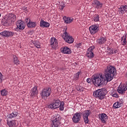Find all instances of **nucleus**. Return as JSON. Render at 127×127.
Instances as JSON below:
<instances>
[{
    "label": "nucleus",
    "mask_w": 127,
    "mask_h": 127,
    "mask_svg": "<svg viewBox=\"0 0 127 127\" xmlns=\"http://www.w3.org/2000/svg\"><path fill=\"white\" fill-rule=\"evenodd\" d=\"M60 70L61 71H64V70H65V68H64V67H61V68H60Z\"/></svg>",
    "instance_id": "nucleus-46"
},
{
    "label": "nucleus",
    "mask_w": 127,
    "mask_h": 127,
    "mask_svg": "<svg viewBox=\"0 0 127 127\" xmlns=\"http://www.w3.org/2000/svg\"><path fill=\"white\" fill-rule=\"evenodd\" d=\"M65 106V103L64 101H62L59 105V108L61 111H64V107Z\"/></svg>",
    "instance_id": "nucleus-33"
},
{
    "label": "nucleus",
    "mask_w": 127,
    "mask_h": 127,
    "mask_svg": "<svg viewBox=\"0 0 127 127\" xmlns=\"http://www.w3.org/2000/svg\"><path fill=\"white\" fill-rule=\"evenodd\" d=\"M108 54H110V55H112V54H114V50L112 49H109L108 51Z\"/></svg>",
    "instance_id": "nucleus-40"
},
{
    "label": "nucleus",
    "mask_w": 127,
    "mask_h": 127,
    "mask_svg": "<svg viewBox=\"0 0 127 127\" xmlns=\"http://www.w3.org/2000/svg\"><path fill=\"white\" fill-rule=\"evenodd\" d=\"M81 115L82 113L81 112H76L75 113L72 117V122L74 123V124H78L79 122L81 120Z\"/></svg>",
    "instance_id": "nucleus-11"
},
{
    "label": "nucleus",
    "mask_w": 127,
    "mask_h": 127,
    "mask_svg": "<svg viewBox=\"0 0 127 127\" xmlns=\"http://www.w3.org/2000/svg\"><path fill=\"white\" fill-rule=\"evenodd\" d=\"M38 94V90H37V86H35L31 91V96H37Z\"/></svg>",
    "instance_id": "nucleus-25"
},
{
    "label": "nucleus",
    "mask_w": 127,
    "mask_h": 127,
    "mask_svg": "<svg viewBox=\"0 0 127 127\" xmlns=\"http://www.w3.org/2000/svg\"><path fill=\"white\" fill-rule=\"evenodd\" d=\"M2 79H3V75L0 72V84L2 83Z\"/></svg>",
    "instance_id": "nucleus-39"
},
{
    "label": "nucleus",
    "mask_w": 127,
    "mask_h": 127,
    "mask_svg": "<svg viewBox=\"0 0 127 127\" xmlns=\"http://www.w3.org/2000/svg\"><path fill=\"white\" fill-rule=\"evenodd\" d=\"M99 119L103 124H106L108 121V115L105 113H101L99 115Z\"/></svg>",
    "instance_id": "nucleus-15"
},
{
    "label": "nucleus",
    "mask_w": 127,
    "mask_h": 127,
    "mask_svg": "<svg viewBox=\"0 0 127 127\" xmlns=\"http://www.w3.org/2000/svg\"><path fill=\"white\" fill-rule=\"evenodd\" d=\"M107 41V39L106 37H101L100 38L97 40L96 42L99 45H102L104 44Z\"/></svg>",
    "instance_id": "nucleus-24"
},
{
    "label": "nucleus",
    "mask_w": 127,
    "mask_h": 127,
    "mask_svg": "<svg viewBox=\"0 0 127 127\" xmlns=\"http://www.w3.org/2000/svg\"><path fill=\"white\" fill-rule=\"evenodd\" d=\"M17 28L20 30H23L25 28V23L21 20H18L16 23Z\"/></svg>",
    "instance_id": "nucleus-17"
},
{
    "label": "nucleus",
    "mask_w": 127,
    "mask_h": 127,
    "mask_svg": "<svg viewBox=\"0 0 127 127\" xmlns=\"http://www.w3.org/2000/svg\"><path fill=\"white\" fill-rule=\"evenodd\" d=\"M75 47L77 48V49H80V48H82V43H78L75 45Z\"/></svg>",
    "instance_id": "nucleus-38"
},
{
    "label": "nucleus",
    "mask_w": 127,
    "mask_h": 127,
    "mask_svg": "<svg viewBox=\"0 0 127 127\" xmlns=\"http://www.w3.org/2000/svg\"><path fill=\"white\" fill-rule=\"evenodd\" d=\"M40 26H41V27H49V26H50V24H49V23L42 20L40 21Z\"/></svg>",
    "instance_id": "nucleus-26"
},
{
    "label": "nucleus",
    "mask_w": 127,
    "mask_h": 127,
    "mask_svg": "<svg viewBox=\"0 0 127 127\" xmlns=\"http://www.w3.org/2000/svg\"><path fill=\"white\" fill-rule=\"evenodd\" d=\"M122 45H124V46H125V45H127V37H125V40H123V44Z\"/></svg>",
    "instance_id": "nucleus-41"
},
{
    "label": "nucleus",
    "mask_w": 127,
    "mask_h": 127,
    "mask_svg": "<svg viewBox=\"0 0 127 127\" xmlns=\"http://www.w3.org/2000/svg\"><path fill=\"white\" fill-rule=\"evenodd\" d=\"M111 96L114 98H119V94L117 93V90H112L111 93Z\"/></svg>",
    "instance_id": "nucleus-30"
},
{
    "label": "nucleus",
    "mask_w": 127,
    "mask_h": 127,
    "mask_svg": "<svg viewBox=\"0 0 127 127\" xmlns=\"http://www.w3.org/2000/svg\"><path fill=\"white\" fill-rule=\"evenodd\" d=\"M89 30L90 32V34H92V35L96 34V33L99 32V31L100 30L99 24H94L91 25L89 27Z\"/></svg>",
    "instance_id": "nucleus-9"
},
{
    "label": "nucleus",
    "mask_w": 127,
    "mask_h": 127,
    "mask_svg": "<svg viewBox=\"0 0 127 127\" xmlns=\"http://www.w3.org/2000/svg\"><path fill=\"white\" fill-rule=\"evenodd\" d=\"M127 90V82L126 84H120L118 87V89L117 90L118 93L121 95H124L125 93H126V91Z\"/></svg>",
    "instance_id": "nucleus-10"
},
{
    "label": "nucleus",
    "mask_w": 127,
    "mask_h": 127,
    "mask_svg": "<svg viewBox=\"0 0 127 127\" xmlns=\"http://www.w3.org/2000/svg\"><path fill=\"white\" fill-rule=\"evenodd\" d=\"M76 90L79 92H83V91H84V87L80 86H76Z\"/></svg>",
    "instance_id": "nucleus-37"
},
{
    "label": "nucleus",
    "mask_w": 127,
    "mask_h": 127,
    "mask_svg": "<svg viewBox=\"0 0 127 127\" xmlns=\"http://www.w3.org/2000/svg\"><path fill=\"white\" fill-rule=\"evenodd\" d=\"M8 94V91L5 89H3L1 91V94L2 96H6Z\"/></svg>",
    "instance_id": "nucleus-36"
},
{
    "label": "nucleus",
    "mask_w": 127,
    "mask_h": 127,
    "mask_svg": "<svg viewBox=\"0 0 127 127\" xmlns=\"http://www.w3.org/2000/svg\"><path fill=\"white\" fill-rule=\"evenodd\" d=\"M63 19L65 24H69L70 23H71V22H73V21H74V18H73V17H72L64 16Z\"/></svg>",
    "instance_id": "nucleus-21"
},
{
    "label": "nucleus",
    "mask_w": 127,
    "mask_h": 127,
    "mask_svg": "<svg viewBox=\"0 0 127 127\" xmlns=\"http://www.w3.org/2000/svg\"><path fill=\"white\" fill-rule=\"evenodd\" d=\"M50 44L52 48H53V49H55L58 45V42L55 38H52L50 40Z\"/></svg>",
    "instance_id": "nucleus-20"
},
{
    "label": "nucleus",
    "mask_w": 127,
    "mask_h": 127,
    "mask_svg": "<svg viewBox=\"0 0 127 127\" xmlns=\"http://www.w3.org/2000/svg\"><path fill=\"white\" fill-rule=\"evenodd\" d=\"M33 44L34 45L35 47H36V48L39 49L41 47V44L38 41H33Z\"/></svg>",
    "instance_id": "nucleus-29"
},
{
    "label": "nucleus",
    "mask_w": 127,
    "mask_h": 127,
    "mask_svg": "<svg viewBox=\"0 0 127 127\" xmlns=\"http://www.w3.org/2000/svg\"><path fill=\"white\" fill-rule=\"evenodd\" d=\"M117 75V68L115 66L108 65L105 69V75H103L108 82H111Z\"/></svg>",
    "instance_id": "nucleus-1"
},
{
    "label": "nucleus",
    "mask_w": 127,
    "mask_h": 127,
    "mask_svg": "<svg viewBox=\"0 0 127 127\" xmlns=\"http://www.w3.org/2000/svg\"><path fill=\"white\" fill-rule=\"evenodd\" d=\"M127 11V5H122L119 8H118V12L121 15H123L125 12Z\"/></svg>",
    "instance_id": "nucleus-16"
},
{
    "label": "nucleus",
    "mask_w": 127,
    "mask_h": 127,
    "mask_svg": "<svg viewBox=\"0 0 127 127\" xmlns=\"http://www.w3.org/2000/svg\"><path fill=\"white\" fill-rule=\"evenodd\" d=\"M92 5H95V8L97 9H101L103 7V3L98 0H94L92 2Z\"/></svg>",
    "instance_id": "nucleus-18"
},
{
    "label": "nucleus",
    "mask_w": 127,
    "mask_h": 127,
    "mask_svg": "<svg viewBox=\"0 0 127 127\" xmlns=\"http://www.w3.org/2000/svg\"><path fill=\"white\" fill-rule=\"evenodd\" d=\"M0 16H1V14L0 13Z\"/></svg>",
    "instance_id": "nucleus-48"
},
{
    "label": "nucleus",
    "mask_w": 127,
    "mask_h": 127,
    "mask_svg": "<svg viewBox=\"0 0 127 127\" xmlns=\"http://www.w3.org/2000/svg\"><path fill=\"white\" fill-rule=\"evenodd\" d=\"M92 81L94 85L96 87H100V86H104L105 84H107L109 81L105 78L104 75H98L95 74L92 78Z\"/></svg>",
    "instance_id": "nucleus-2"
},
{
    "label": "nucleus",
    "mask_w": 127,
    "mask_h": 127,
    "mask_svg": "<svg viewBox=\"0 0 127 127\" xmlns=\"http://www.w3.org/2000/svg\"><path fill=\"white\" fill-rule=\"evenodd\" d=\"M62 37L65 42H67V43L71 44L74 42V39L72 37V36H70V35L68 34V33H67L66 31L63 33Z\"/></svg>",
    "instance_id": "nucleus-6"
},
{
    "label": "nucleus",
    "mask_w": 127,
    "mask_h": 127,
    "mask_svg": "<svg viewBox=\"0 0 127 127\" xmlns=\"http://www.w3.org/2000/svg\"><path fill=\"white\" fill-rule=\"evenodd\" d=\"M61 117L56 116L53 118L52 126V127H61Z\"/></svg>",
    "instance_id": "nucleus-5"
},
{
    "label": "nucleus",
    "mask_w": 127,
    "mask_h": 127,
    "mask_svg": "<svg viewBox=\"0 0 127 127\" xmlns=\"http://www.w3.org/2000/svg\"><path fill=\"white\" fill-rule=\"evenodd\" d=\"M18 115V113L16 112H12V113H10L9 114H8L7 115V117L8 119H13V118H15L17 117V115Z\"/></svg>",
    "instance_id": "nucleus-27"
},
{
    "label": "nucleus",
    "mask_w": 127,
    "mask_h": 127,
    "mask_svg": "<svg viewBox=\"0 0 127 127\" xmlns=\"http://www.w3.org/2000/svg\"><path fill=\"white\" fill-rule=\"evenodd\" d=\"M0 35L2 36V37H12L14 35V33L10 31H3L0 33Z\"/></svg>",
    "instance_id": "nucleus-12"
},
{
    "label": "nucleus",
    "mask_w": 127,
    "mask_h": 127,
    "mask_svg": "<svg viewBox=\"0 0 127 127\" xmlns=\"http://www.w3.org/2000/svg\"><path fill=\"white\" fill-rule=\"evenodd\" d=\"M91 81H92V80H91L90 78H87L86 80V82H87L88 83V84H90V83H91Z\"/></svg>",
    "instance_id": "nucleus-43"
},
{
    "label": "nucleus",
    "mask_w": 127,
    "mask_h": 127,
    "mask_svg": "<svg viewBox=\"0 0 127 127\" xmlns=\"http://www.w3.org/2000/svg\"><path fill=\"white\" fill-rule=\"evenodd\" d=\"M52 93V90L50 87H45L41 91V96L42 99H45V98H48Z\"/></svg>",
    "instance_id": "nucleus-4"
},
{
    "label": "nucleus",
    "mask_w": 127,
    "mask_h": 127,
    "mask_svg": "<svg viewBox=\"0 0 127 127\" xmlns=\"http://www.w3.org/2000/svg\"><path fill=\"white\" fill-rule=\"evenodd\" d=\"M58 69H59V68L58 67V68L57 69V70H58Z\"/></svg>",
    "instance_id": "nucleus-49"
},
{
    "label": "nucleus",
    "mask_w": 127,
    "mask_h": 127,
    "mask_svg": "<svg viewBox=\"0 0 127 127\" xmlns=\"http://www.w3.org/2000/svg\"><path fill=\"white\" fill-rule=\"evenodd\" d=\"M2 22H3L4 25H6V24H11L10 22L8 20V19L7 18L6 19H3L2 20Z\"/></svg>",
    "instance_id": "nucleus-35"
},
{
    "label": "nucleus",
    "mask_w": 127,
    "mask_h": 127,
    "mask_svg": "<svg viewBox=\"0 0 127 127\" xmlns=\"http://www.w3.org/2000/svg\"><path fill=\"white\" fill-rule=\"evenodd\" d=\"M123 105H124V100L122 99L120 102H115L113 104V108L114 109H119V108L123 106Z\"/></svg>",
    "instance_id": "nucleus-22"
},
{
    "label": "nucleus",
    "mask_w": 127,
    "mask_h": 127,
    "mask_svg": "<svg viewBox=\"0 0 127 127\" xmlns=\"http://www.w3.org/2000/svg\"><path fill=\"white\" fill-rule=\"evenodd\" d=\"M9 22L11 24V23H13L15 20H16V16L13 13H10L8 15V17L7 18Z\"/></svg>",
    "instance_id": "nucleus-19"
},
{
    "label": "nucleus",
    "mask_w": 127,
    "mask_h": 127,
    "mask_svg": "<svg viewBox=\"0 0 127 127\" xmlns=\"http://www.w3.org/2000/svg\"><path fill=\"white\" fill-rule=\"evenodd\" d=\"M94 49H95L94 46L90 47L86 52V56L88 57V58H93L95 55H94Z\"/></svg>",
    "instance_id": "nucleus-14"
},
{
    "label": "nucleus",
    "mask_w": 127,
    "mask_h": 127,
    "mask_svg": "<svg viewBox=\"0 0 127 127\" xmlns=\"http://www.w3.org/2000/svg\"><path fill=\"white\" fill-rule=\"evenodd\" d=\"M93 96L98 100L101 101L104 100L106 98L107 95V90L105 89H100L93 92Z\"/></svg>",
    "instance_id": "nucleus-3"
},
{
    "label": "nucleus",
    "mask_w": 127,
    "mask_h": 127,
    "mask_svg": "<svg viewBox=\"0 0 127 127\" xmlns=\"http://www.w3.org/2000/svg\"><path fill=\"white\" fill-rule=\"evenodd\" d=\"M90 115H91V111L89 110H85L82 113V118L85 125L89 124V122H90L89 120V116Z\"/></svg>",
    "instance_id": "nucleus-8"
},
{
    "label": "nucleus",
    "mask_w": 127,
    "mask_h": 127,
    "mask_svg": "<svg viewBox=\"0 0 127 127\" xmlns=\"http://www.w3.org/2000/svg\"><path fill=\"white\" fill-rule=\"evenodd\" d=\"M7 125L9 127H13L15 126V125H16V121H11L10 122H7Z\"/></svg>",
    "instance_id": "nucleus-28"
},
{
    "label": "nucleus",
    "mask_w": 127,
    "mask_h": 127,
    "mask_svg": "<svg viewBox=\"0 0 127 127\" xmlns=\"http://www.w3.org/2000/svg\"><path fill=\"white\" fill-rule=\"evenodd\" d=\"M60 9H61L62 10H63V9H64V7H65V5H61L60 6Z\"/></svg>",
    "instance_id": "nucleus-42"
},
{
    "label": "nucleus",
    "mask_w": 127,
    "mask_h": 127,
    "mask_svg": "<svg viewBox=\"0 0 127 127\" xmlns=\"http://www.w3.org/2000/svg\"><path fill=\"white\" fill-rule=\"evenodd\" d=\"M13 63L15 65H19L20 62L18 60V58L16 57V56H13Z\"/></svg>",
    "instance_id": "nucleus-31"
},
{
    "label": "nucleus",
    "mask_w": 127,
    "mask_h": 127,
    "mask_svg": "<svg viewBox=\"0 0 127 127\" xmlns=\"http://www.w3.org/2000/svg\"><path fill=\"white\" fill-rule=\"evenodd\" d=\"M80 73H81V72L78 71L74 74L73 77V80H74V81H77V80L79 79V75H80Z\"/></svg>",
    "instance_id": "nucleus-34"
},
{
    "label": "nucleus",
    "mask_w": 127,
    "mask_h": 127,
    "mask_svg": "<svg viewBox=\"0 0 127 127\" xmlns=\"http://www.w3.org/2000/svg\"><path fill=\"white\" fill-rule=\"evenodd\" d=\"M25 21L29 28H34L36 26V22H32L29 18H26Z\"/></svg>",
    "instance_id": "nucleus-13"
},
{
    "label": "nucleus",
    "mask_w": 127,
    "mask_h": 127,
    "mask_svg": "<svg viewBox=\"0 0 127 127\" xmlns=\"http://www.w3.org/2000/svg\"><path fill=\"white\" fill-rule=\"evenodd\" d=\"M61 52L64 53V54H71L72 52L70 48L67 47H64L63 48L61 49Z\"/></svg>",
    "instance_id": "nucleus-23"
},
{
    "label": "nucleus",
    "mask_w": 127,
    "mask_h": 127,
    "mask_svg": "<svg viewBox=\"0 0 127 127\" xmlns=\"http://www.w3.org/2000/svg\"><path fill=\"white\" fill-rule=\"evenodd\" d=\"M1 121H2V120L0 119V126H1Z\"/></svg>",
    "instance_id": "nucleus-47"
},
{
    "label": "nucleus",
    "mask_w": 127,
    "mask_h": 127,
    "mask_svg": "<svg viewBox=\"0 0 127 127\" xmlns=\"http://www.w3.org/2000/svg\"><path fill=\"white\" fill-rule=\"evenodd\" d=\"M118 53V50H114V54H117Z\"/></svg>",
    "instance_id": "nucleus-45"
},
{
    "label": "nucleus",
    "mask_w": 127,
    "mask_h": 127,
    "mask_svg": "<svg viewBox=\"0 0 127 127\" xmlns=\"http://www.w3.org/2000/svg\"><path fill=\"white\" fill-rule=\"evenodd\" d=\"M93 20L95 22L100 21V15L98 14H95L94 16Z\"/></svg>",
    "instance_id": "nucleus-32"
},
{
    "label": "nucleus",
    "mask_w": 127,
    "mask_h": 127,
    "mask_svg": "<svg viewBox=\"0 0 127 127\" xmlns=\"http://www.w3.org/2000/svg\"><path fill=\"white\" fill-rule=\"evenodd\" d=\"M127 37V35L125 36H123V37H121V41H123V40H125V38Z\"/></svg>",
    "instance_id": "nucleus-44"
},
{
    "label": "nucleus",
    "mask_w": 127,
    "mask_h": 127,
    "mask_svg": "<svg viewBox=\"0 0 127 127\" xmlns=\"http://www.w3.org/2000/svg\"><path fill=\"white\" fill-rule=\"evenodd\" d=\"M59 105H60V100L59 99L54 100L52 103L48 106V108L52 110H55V109L59 108Z\"/></svg>",
    "instance_id": "nucleus-7"
}]
</instances>
